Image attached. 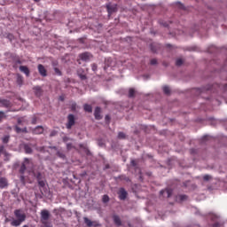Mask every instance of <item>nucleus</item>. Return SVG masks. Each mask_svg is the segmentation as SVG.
Masks as SVG:
<instances>
[{"label":"nucleus","mask_w":227,"mask_h":227,"mask_svg":"<svg viewBox=\"0 0 227 227\" xmlns=\"http://www.w3.org/2000/svg\"><path fill=\"white\" fill-rule=\"evenodd\" d=\"M203 180H204L205 182H208V180H212V176H210V175H205V176H203Z\"/></svg>","instance_id":"33"},{"label":"nucleus","mask_w":227,"mask_h":227,"mask_svg":"<svg viewBox=\"0 0 227 227\" xmlns=\"http://www.w3.org/2000/svg\"><path fill=\"white\" fill-rule=\"evenodd\" d=\"M24 82V78L22 77V75L18 74L17 75V83L19 84V86H22Z\"/></svg>","instance_id":"22"},{"label":"nucleus","mask_w":227,"mask_h":227,"mask_svg":"<svg viewBox=\"0 0 227 227\" xmlns=\"http://www.w3.org/2000/svg\"><path fill=\"white\" fill-rule=\"evenodd\" d=\"M106 10L108 12V17H111L113 13H115V12H118V4H107Z\"/></svg>","instance_id":"5"},{"label":"nucleus","mask_w":227,"mask_h":227,"mask_svg":"<svg viewBox=\"0 0 227 227\" xmlns=\"http://www.w3.org/2000/svg\"><path fill=\"white\" fill-rule=\"evenodd\" d=\"M35 176L37 179L39 187H45V178L43 177V175L38 172L37 174H35Z\"/></svg>","instance_id":"6"},{"label":"nucleus","mask_w":227,"mask_h":227,"mask_svg":"<svg viewBox=\"0 0 227 227\" xmlns=\"http://www.w3.org/2000/svg\"><path fill=\"white\" fill-rule=\"evenodd\" d=\"M109 168H110L109 164H106L105 167L106 169H109Z\"/></svg>","instance_id":"54"},{"label":"nucleus","mask_w":227,"mask_h":227,"mask_svg":"<svg viewBox=\"0 0 227 227\" xmlns=\"http://www.w3.org/2000/svg\"><path fill=\"white\" fill-rule=\"evenodd\" d=\"M83 221H84V223L86 224V226H88V227H98V226H100L98 224V222L91 221V220H90V218H88L86 216L83 217Z\"/></svg>","instance_id":"8"},{"label":"nucleus","mask_w":227,"mask_h":227,"mask_svg":"<svg viewBox=\"0 0 227 227\" xmlns=\"http://www.w3.org/2000/svg\"><path fill=\"white\" fill-rule=\"evenodd\" d=\"M18 125H22V119L21 118L18 119Z\"/></svg>","instance_id":"49"},{"label":"nucleus","mask_w":227,"mask_h":227,"mask_svg":"<svg viewBox=\"0 0 227 227\" xmlns=\"http://www.w3.org/2000/svg\"><path fill=\"white\" fill-rule=\"evenodd\" d=\"M119 200L121 201H125L127 200V196H129V193L125 191V188H120L118 192Z\"/></svg>","instance_id":"7"},{"label":"nucleus","mask_w":227,"mask_h":227,"mask_svg":"<svg viewBox=\"0 0 227 227\" xmlns=\"http://www.w3.org/2000/svg\"><path fill=\"white\" fill-rule=\"evenodd\" d=\"M103 203H109V196L108 195H104L102 198Z\"/></svg>","instance_id":"32"},{"label":"nucleus","mask_w":227,"mask_h":227,"mask_svg":"<svg viewBox=\"0 0 227 227\" xmlns=\"http://www.w3.org/2000/svg\"><path fill=\"white\" fill-rule=\"evenodd\" d=\"M151 65H157V59H151Z\"/></svg>","instance_id":"43"},{"label":"nucleus","mask_w":227,"mask_h":227,"mask_svg":"<svg viewBox=\"0 0 227 227\" xmlns=\"http://www.w3.org/2000/svg\"><path fill=\"white\" fill-rule=\"evenodd\" d=\"M37 152H45V147L41 146L36 148Z\"/></svg>","instance_id":"41"},{"label":"nucleus","mask_w":227,"mask_h":227,"mask_svg":"<svg viewBox=\"0 0 227 227\" xmlns=\"http://www.w3.org/2000/svg\"><path fill=\"white\" fill-rule=\"evenodd\" d=\"M53 70H54L56 75H59V76L63 75V73L61 72V70H59V67H55V68H53Z\"/></svg>","instance_id":"29"},{"label":"nucleus","mask_w":227,"mask_h":227,"mask_svg":"<svg viewBox=\"0 0 227 227\" xmlns=\"http://www.w3.org/2000/svg\"><path fill=\"white\" fill-rule=\"evenodd\" d=\"M33 134H43V127L37 126L35 129H33Z\"/></svg>","instance_id":"17"},{"label":"nucleus","mask_w":227,"mask_h":227,"mask_svg":"<svg viewBox=\"0 0 227 227\" xmlns=\"http://www.w3.org/2000/svg\"><path fill=\"white\" fill-rule=\"evenodd\" d=\"M83 109L86 113H92L93 111V107L91 106V105H88V104H85L83 106Z\"/></svg>","instance_id":"21"},{"label":"nucleus","mask_w":227,"mask_h":227,"mask_svg":"<svg viewBox=\"0 0 227 227\" xmlns=\"http://www.w3.org/2000/svg\"><path fill=\"white\" fill-rule=\"evenodd\" d=\"M161 26H164V27H168L169 26L167 22H160Z\"/></svg>","instance_id":"45"},{"label":"nucleus","mask_w":227,"mask_h":227,"mask_svg":"<svg viewBox=\"0 0 227 227\" xmlns=\"http://www.w3.org/2000/svg\"><path fill=\"white\" fill-rule=\"evenodd\" d=\"M207 139H208V136H204L203 137V141H207Z\"/></svg>","instance_id":"52"},{"label":"nucleus","mask_w":227,"mask_h":227,"mask_svg":"<svg viewBox=\"0 0 227 227\" xmlns=\"http://www.w3.org/2000/svg\"><path fill=\"white\" fill-rule=\"evenodd\" d=\"M59 100L63 101L65 99L63 98V97H59Z\"/></svg>","instance_id":"57"},{"label":"nucleus","mask_w":227,"mask_h":227,"mask_svg":"<svg viewBox=\"0 0 227 227\" xmlns=\"http://www.w3.org/2000/svg\"><path fill=\"white\" fill-rule=\"evenodd\" d=\"M77 75H78V77H80V79L82 81H86V79H87L86 73L84 72V69H82V68H79L77 70Z\"/></svg>","instance_id":"11"},{"label":"nucleus","mask_w":227,"mask_h":227,"mask_svg":"<svg viewBox=\"0 0 227 227\" xmlns=\"http://www.w3.org/2000/svg\"><path fill=\"white\" fill-rule=\"evenodd\" d=\"M24 150H25V153L27 154L33 153V148H31V146L27 144L24 145Z\"/></svg>","instance_id":"19"},{"label":"nucleus","mask_w":227,"mask_h":227,"mask_svg":"<svg viewBox=\"0 0 227 227\" xmlns=\"http://www.w3.org/2000/svg\"><path fill=\"white\" fill-rule=\"evenodd\" d=\"M21 132H27V128H24V129H21Z\"/></svg>","instance_id":"51"},{"label":"nucleus","mask_w":227,"mask_h":227,"mask_svg":"<svg viewBox=\"0 0 227 227\" xmlns=\"http://www.w3.org/2000/svg\"><path fill=\"white\" fill-rule=\"evenodd\" d=\"M0 104L3 106V107H10L11 103L7 99H0Z\"/></svg>","instance_id":"18"},{"label":"nucleus","mask_w":227,"mask_h":227,"mask_svg":"<svg viewBox=\"0 0 227 227\" xmlns=\"http://www.w3.org/2000/svg\"><path fill=\"white\" fill-rule=\"evenodd\" d=\"M15 132H17V134H20L22 132V129H20L19 126H15Z\"/></svg>","instance_id":"37"},{"label":"nucleus","mask_w":227,"mask_h":227,"mask_svg":"<svg viewBox=\"0 0 227 227\" xmlns=\"http://www.w3.org/2000/svg\"><path fill=\"white\" fill-rule=\"evenodd\" d=\"M71 109H72L73 111H75V109H77V104H76L75 102H74V103L71 104Z\"/></svg>","instance_id":"39"},{"label":"nucleus","mask_w":227,"mask_h":227,"mask_svg":"<svg viewBox=\"0 0 227 227\" xmlns=\"http://www.w3.org/2000/svg\"><path fill=\"white\" fill-rule=\"evenodd\" d=\"M92 70H93V72H96V70H97V66H96V64H92Z\"/></svg>","instance_id":"46"},{"label":"nucleus","mask_w":227,"mask_h":227,"mask_svg":"<svg viewBox=\"0 0 227 227\" xmlns=\"http://www.w3.org/2000/svg\"><path fill=\"white\" fill-rule=\"evenodd\" d=\"M67 150H72V148H74V145L72 144H67Z\"/></svg>","instance_id":"44"},{"label":"nucleus","mask_w":227,"mask_h":227,"mask_svg":"<svg viewBox=\"0 0 227 227\" xmlns=\"http://www.w3.org/2000/svg\"><path fill=\"white\" fill-rule=\"evenodd\" d=\"M20 70L22 72V74H25L27 77H29L30 71L27 66H20Z\"/></svg>","instance_id":"15"},{"label":"nucleus","mask_w":227,"mask_h":227,"mask_svg":"<svg viewBox=\"0 0 227 227\" xmlns=\"http://www.w3.org/2000/svg\"><path fill=\"white\" fill-rule=\"evenodd\" d=\"M52 136H55L54 131L51 133V137H52Z\"/></svg>","instance_id":"56"},{"label":"nucleus","mask_w":227,"mask_h":227,"mask_svg":"<svg viewBox=\"0 0 227 227\" xmlns=\"http://www.w3.org/2000/svg\"><path fill=\"white\" fill-rule=\"evenodd\" d=\"M6 118V114H4V112H0V123Z\"/></svg>","instance_id":"34"},{"label":"nucleus","mask_w":227,"mask_h":227,"mask_svg":"<svg viewBox=\"0 0 227 227\" xmlns=\"http://www.w3.org/2000/svg\"><path fill=\"white\" fill-rule=\"evenodd\" d=\"M213 227H219V223L213 224Z\"/></svg>","instance_id":"55"},{"label":"nucleus","mask_w":227,"mask_h":227,"mask_svg":"<svg viewBox=\"0 0 227 227\" xmlns=\"http://www.w3.org/2000/svg\"><path fill=\"white\" fill-rule=\"evenodd\" d=\"M118 138H119V139H125V133H123V132H119V133H118Z\"/></svg>","instance_id":"35"},{"label":"nucleus","mask_w":227,"mask_h":227,"mask_svg":"<svg viewBox=\"0 0 227 227\" xmlns=\"http://www.w3.org/2000/svg\"><path fill=\"white\" fill-rule=\"evenodd\" d=\"M35 95L36 97H42L43 93V90H42V87L40 86H35L33 88Z\"/></svg>","instance_id":"12"},{"label":"nucleus","mask_w":227,"mask_h":227,"mask_svg":"<svg viewBox=\"0 0 227 227\" xmlns=\"http://www.w3.org/2000/svg\"><path fill=\"white\" fill-rule=\"evenodd\" d=\"M14 215L16 219L11 223L12 226H20L26 221V213L22 209L14 210Z\"/></svg>","instance_id":"1"},{"label":"nucleus","mask_w":227,"mask_h":227,"mask_svg":"<svg viewBox=\"0 0 227 227\" xmlns=\"http://www.w3.org/2000/svg\"><path fill=\"white\" fill-rule=\"evenodd\" d=\"M129 98H134V97H136V90L134 89H129Z\"/></svg>","instance_id":"26"},{"label":"nucleus","mask_w":227,"mask_h":227,"mask_svg":"<svg viewBox=\"0 0 227 227\" xmlns=\"http://www.w3.org/2000/svg\"><path fill=\"white\" fill-rule=\"evenodd\" d=\"M37 69L42 77H47V69H45V67H43V65L39 64L37 66Z\"/></svg>","instance_id":"9"},{"label":"nucleus","mask_w":227,"mask_h":227,"mask_svg":"<svg viewBox=\"0 0 227 227\" xmlns=\"http://www.w3.org/2000/svg\"><path fill=\"white\" fill-rule=\"evenodd\" d=\"M4 187H8V180L4 177L0 178V189H4Z\"/></svg>","instance_id":"16"},{"label":"nucleus","mask_w":227,"mask_h":227,"mask_svg":"<svg viewBox=\"0 0 227 227\" xmlns=\"http://www.w3.org/2000/svg\"><path fill=\"white\" fill-rule=\"evenodd\" d=\"M105 120L106 121H109L111 120V117L109 115H106Z\"/></svg>","instance_id":"47"},{"label":"nucleus","mask_w":227,"mask_h":227,"mask_svg":"<svg viewBox=\"0 0 227 227\" xmlns=\"http://www.w3.org/2000/svg\"><path fill=\"white\" fill-rule=\"evenodd\" d=\"M58 65H59V63H58V61H56V60H53V61L51 62V67H53V68H58Z\"/></svg>","instance_id":"38"},{"label":"nucleus","mask_w":227,"mask_h":227,"mask_svg":"<svg viewBox=\"0 0 227 227\" xmlns=\"http://www.w3.org/2000/svg\"><path fill=\"white\" fill-rule=\"evenodd\" d=\"M57 154L60 157V159H65V153L58 152Z\"/></svg>","instance_id":"40"},{"label":"nucleus","mask_w":227,"mask_h":227,"mask_svg":"<svg viewBox=\"0 0 227 227\" xmlns=\"http://www.w3.org/2000/svg\"><path fill=\"white\" fill-rule=\"evenodd\" d=\"M16 65H22V61H20V59L17 58L15 60Z\"/></svg>","instance_id":"42"},{"label":"nucleus","mask_w":227,"mask_h":227,"mask_svg":"<svg viewBox=\"0 0 227 227\" xmlns=\"http://www.w3.org/2000/svg\"><path fill=\"white\" fill-rule=\"evenodd\" d=\"M151 51H153V52H157V50L153 48V44L151 45Z\"/></svg>","instance_id":"48"},{"label":"nucleus","mask_w":227,"mask_h":227,"mask_svg":"<svg viewBox=\"0 0 227 227\" xmlns=\"http://www.w3.org/2000/svg\"><path fill=\"white\" fill-rule=\"evenodd\" d=\"M121 180H125V182H130V178L127 176H121Z\"/></svg>","instance_id":"36"},{"label":"nucleus","mask_w":227,"mask_h":227,"mask_svg":"<svg viewBox=\"0 0 227 227\" xmlns=\"http://www.w3.org/2000/svg\"><path fill=\"white\" fill-rule=\"evenodd\" d=\"M79 147H80V148H82V150L85 151L86 155H91V152H90V151L88 150V147H86V145H84L83 144H80V145H79Z\"/></svg>","instance_id":"23"},{"label":"nucleus","mask_w":227,"mask_h":227,"mask_svg":"<svg viewBox=\"0 0 227 227\" xmlns=\"http://www.w3.org/2000/svg\"><path fill=\"white\" fill-rule=\"evenodd\" d=\"M32 166H33V161H31V160H29L28 158H25L20 168V173L21 175L20 176L21 182H24L25 180L24 173H26V169H27V168H32Z\"/></svg>","instance_id":"2"},{"label":"nucleus","mask_w":227,"mask_h":227,"mask_svg":"<svg viewBox=\"0 0 227 227\" xmlns=\"http://www.w3.org/2000/svg\"><path fill=\"white\" fill-rule=\"evenodd\" d=\"M163 93H165V95H169V93H171V90L169 89L168 86L163 87Z\"/></svg>","instance_id":"27"},{"label":"nucleus","mask_w":227,"mask_h":227,"mask_svg":"<svg viewBox=\"0 0 227 227\" xmlns=\"http://www.w3.org/2000/svg\"><path fill=\"white\" fill-rule=\"evenodd\" d=\"M74 125H75V116L70 114L67 116V122L66 124V128L68 129V130H70V129H72Z\"/></svg>","instance_id":"4"},{"label":"nucleus","mask_w":227,"mask_h":227,"mask_svg":"<svg viewBox=\"0 0 227 227\" xmlns=\"http://www.w3.org/2000/svg\"><path fill=\"white\" fill-rule=\"evenodd\" d=\"M114 223L117 226H121V219H120V216H118V215H114Z\"/></svg>","instance_id":"20"},{"label":"nucleus","mask_w":227,"mask_h":227,"mask_svg":"<svg viewBox=\"0 0 227 227\" xmlns=\"http://www.w3.org/2000/svg\"><path fill=\"white\" fill-rule=\"evenodd\" d=\"M46 227H48V226L46 225Z\"/></svg>","instance_id":"60"},{"label":"nucleus","mask_w":227,"mask_h":227,"mask_svg":"<svg viewBox=\"0 0 227 227\" xmlns=\"http://www.w3.org/2000/svg\"><path fill=\"white\" fill-rule=\"evenodd\" d=\"M132 166H136V160H131Z\"/></svg>","instance_id":"53"},{"label":"nucleus","mask_w":227,"mask_h":227,"mask_svg":"<svg viewBox=\"0 0 227 227\" xmlns=\"http://www.w3.org/2000/svg\"><path fill=\"white\" fill-rule=\"evenodd\" d=\"M90 56L91 55L90 54V52H83L79 55V58L80 59H82V61H89Z\"/></svg>","instance_id":"14"},{"label":"nucleus","mask_w":227,"mask_h":227,"mask_svg":"<svg viewBox=\"0 0 227 227\" xmlns=\"http://www.w3.org/2000/svg\"><path fill=\"white\" fill-rule=\"evenodd\" d=\"M187 200V195H178L176 197V201H185Z\"/></svg>","instance_id":"24"},{"label":"nucleus","mask_w":227,"mask_h":227,"mask_svg":"<svg viewBox=\"0 0 227 227\" xmlns=\"http://www.w3.org/2000/svg\"><path fill=\"white\" fill-rule=\"evenodd\" d=\"M210 86H208L207 88L206 89H196V92L199 94V95H201V93H203V91H208V90H210Z\"/></svg>","instance_id":"25"},{"label":"nucleus","mask_w":227,"mask_h":227,"mask_svg":"<svg viewBox=\"0 0 227 227\" xmlns=\"http://www.w3.org/2000/svg\"><path fill=\"white\" fill-rule=\"evenodd\" d=\"M176 67H182V65H184V60L182 59H177L176 60Z\"/></svg>","instance_id":"30"},{"label":"nucleus","mask_w":227,"mask_h":227,"mask_svg":"<svg viewBox=\"0 0 227 227\" xmlns=\"http://www.w3.org/2000/svg\"><path fill=\"white\" fill-rule=\"evenodd\" d=\"M101 112H102V110L100 109L99 106H97L95 108L94 116H95L96 120H102V115L100 114Z\"/></svg>","instance_id":"13"},{"label":"nucleus","mask_w":227,"mask_h":227,"mask_svg":"<svg viewBox=\"0 0 227 227\" xmlns=\"http://www.w3.org/2000/svg\"><path fill=\"white\" fill-rule=\"evenodd\" d=\"M51 218V213L47 209H43L41 211V222L43 224L47 226V221Z\"/></svg>","instance_id":"3"},{"label":"nucleus","mask_w":227,"mask_h":227,"mask_svg":"<svg viewBox=\"0 0 227 227\" xmlns=\"http://www.w3.org/2000/svg\"><path fill=\"white\" fill-rule=\"evenodd\" d=\"M2 141L4 145H6L10 141V136H5L2 138Z\"/></svg>","instance_id":"31"},{"label":"nucleus","mask_w":227,"mask_h":227,"mask_svg":"<svg viewBox=\"0 0 227 227\" xmlns=\"http://www.w3.org/2000/svg\"><path fill=\"white\" fill-rule=\"evenodd\" d=\"M160 196H166V198H170L171 194H173V190H171L169 188L161 190L160 192Z\"/></svg>","instance_id":"10"},{"label":"nucleus","mask_w":227,"mask_h":227,"mask_svg":"<svg viewBox=\"0 0 227 227\" xmlns=\"http://www.w3.org/2000/svg\"><path fill=\"white\" fill-rule=\"evenodd\" d=\"M1 153H4V155H5V157H8V153H6V151L4 150V145L0 146V155H1Z\"/></svg>","instance_id":"28"},{"label":"nucleus","mask_w":227,"mask_h":227,"mask_svg":"<svg viewBox=\"0 0 227 227\" xmlns=\"http://www.w3.org/2000/svg\"><path fill=\"white\" fill-rule=\"evenodd\" d=\"M167 47H171V45L170 44H167Z\"/></svg>","instance_id":"58"},{"label":"nucleus","mask_w":227,"mask_h":227,"mask_svg":"<svg viewBox=\"0 0 227 227\" xmlns=\"http://www.w3.org/2000/svg\"><path fill=\"white\" fill-rule=\"evenodd\" d=\"M22 227H29L28 225H23Z\"/></svg>","instance_id":"59"},{"label":"nucleus","mask_w":227,"mask_h":227,"mask_svg":"<svg viewBox=\"0 0 227 227\" xmlns=\"http://www.w3.org/2000/svg\"><path fill=\"white\" fill-rule=\"evenodd\" d=\"M177 4L179 5V8L184 9V4H182L180 2H178Z\"/></svg>","instance_id":"50"}]
</instances>
